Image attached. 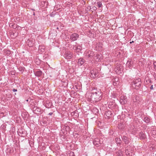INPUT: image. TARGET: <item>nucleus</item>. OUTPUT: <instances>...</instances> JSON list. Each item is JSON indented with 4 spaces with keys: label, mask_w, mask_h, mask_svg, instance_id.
Segmentation results:
<instances>
[{
    "label": "nucleus",
    "mask_w": 156,
    "mask_h": 156,
    "mask_svg": "<svg viewBox=\"0 0 156 156\" xmlns=\"http://www.w3.org/2000/svg\"><path fill=\"white\" fill-rule=\"evenodd\" d=\"M33 15L34 16H35V13L34 12Z\"/></svg>",
    "instance_id": "obj_39"
},
{
    "label": "nucleus",
    "mask_w": 156,
    "mask_h": 156,
    "mask_svg": "<svg viewBox=\"0 0 156 156\" xmlns=\"http://www.w3.org/2000/svg\"><path fill=\"white\" fill-rule=\"evenodd\" d=\"M33 110L34 112L36 113L37 112H40V109L37 107H34Z\"/></svg>",
    "instance_id": "obj_12"
},
{
    "label": "nucleus",
    "mask_w": 156,
    "mask_h": 156,
    "mask_svg": "<svg viewBox=\"0 0 156 156\" xmlns=\"http://www.w3.org/2000/svg\"><path fill=\"white\" fill-rule=\"evenodd\" d=\"M4 53L8 56H9L11 54L10 51L8 50H5L4 51Z\"/></svg>",
    "instance_id": "obj_18"
},
{
    "label": "nucleus",
    "mask_w": 156,
    "mask_h": 156,
    "mask_svg": "<svg viewBox=\"0 0 156 156\" xmlns=\"http://www.w3.org/2000/svg\"><path fill=\"white\" fill-rule=\"evenodd\" d=\"M18 69L20 71H21L23 73L24 71L25 68L24 67L20 66L18 68Z\"/></svg>",
    "instance_id": "obj_20"
},
{
    "label": "nucleus",
    "mask_w": 156,
    "mask_h": 156,
    "mask_svg": "<svg viewBox=\"0 0 156 156\" xmlns=\"http://www.w3.org/2000/svg\"><path fill=\"white\" fill-rule=\"evenodd\" d=\"M140 134L141 135L142 138L144 137H145L144 135L142 132L140 133Z\"/></svg>",
    "instance_id": "obj_27"
},
{
    "label": "nucleus",
    "mask_w": 156,
    "mask_h": 156,
    "mask_svg": "<svg viewBox=\"0 0 156 156\" xmlns=\"http://www.w3.org/2000/svg\"><path fill=\"white\" fill-rule=\"evenodd\" d=\"M153 85H152L151 86V87H150V89L151 90H153Z\"/></svg>",
    "instance_id": "obj_30"
},
{
    "label": "nucleus",
    "mask_w": 156,
    "mask_h": 156,
    "mask_svg": "<svg viewBox=\"0 0 156 156\" xmlns=\"http://www.w3.org/2000/svg\"><path fill=\"white\" fill-rule=\"evenodd\" d=\"M123 141L126 144H128L129 142V139L126 136H123L122 137Z\"/></svg>",
    "instance_id": "obj_8"
},
{
    "label": "nucleus",
    "mask_w": 156,
    "mask_h": 156,
    "mask_svg": "<svg viewBox=\"0 0 156 156\" xmlns=\"http://www.w3.org/2000/svg\"><path fill=\"white\" fill-rule=\"evenodd\" d=\"M79 37V35L76 34V33H74L70 36V39L71 40L73 41H75Z\"/></svg>",
    "instance_id": "obj_7"
},
{
    "label": "nucleus",
    "mask_w": 156,
    "mask_h": 156,
    "mask_svg": "<svg viewBox=\"0 0 156 156\" xmlns=\"http://www.w3.org/2000/svg\"><path fill=\"white\" fill-rule=\"evenodd\" d=\"M81 47L80 46H73V49L79 52L81 50Z\"/></svg>",
    "instance_id": "obj_14"
},
{
    "label": "nucleus",
    "mask_w": 156,
    "mask_h": 156,
    "mask_svg": "<svg viewBox=\"0 0 156 156\" xmlns=\"http://www.w3.org/2000/svg\"><path fill=\"white\" fill-rule=\"evenodd\" d=\"M100 93L99 91H96L94 92V91H92V94L93 95H94L96 96H97V95L98 94V93Z\"/></svg>",
    "instance_id": "obj_21"
},
{
    "label": "nucleus",
    "mask_w": 156,
    "mask_h": 156,
    "mask_svg": "<svg viewBox=\"0 0 156 156\" xmlns=\"http://www.w3.org/2000/svg\"><path fill=\"white\" fill-rule=\"evenodd\" d=\"M16 26V25H15V24H14L13 25L12 24H10L9 25V26L10 27H13V26Z\"/></svg>",
    "instance_id": "obj_28"
},
{
    "label": "nucleus",
    "mask_w": 156,
    "mask_h": 156,
    "mask_svg": "<svg viewBox=\"0 0 156 156\" xmlns=\"http://www.w3.org/2000/svg\"><path fill=\"white\" fill-rule=\"evenodd\" d=\"M99 45H100V46H99V47H100V48H102V44H100Z\"/></svg>",
    "instance_id": "obj_32"
},
{
    "label": "nucleus",
    "mask_w": 156,
    "mask_h": 156,
    "mask_svg": "<svg viewBox=\"0 0 156 156\" xmlns=\"http://www.w3.org/2000/svg\"><path fill=\"white\" fill-rule=\"evenodd\" d=\"M97 6H98L99 8H101L102 6V4L101 2H99L97 3Z\"/></svg>",
    "instance_id": "obj_23"
},
{
    "label": "nucleus",
    "mask_w": 156,
    "mask_h": 156,
    "mask_svg": "<svg viewBox=\"0 0 156 156\" xmlns=\"http://www.w3.org/2000/svg\"><path fill=\"white\" fill-rule=\"evenodd\" d=\"M85 62V60L82 58H80L78 59V64L79 65L81 66L83 65Z\"/></svg>",
    "instance_id": "obj_9"
},
{
    "label": "nucleus",
    "mask_w": 156,
    "mask_h": 156,
    "mask_svg": "<svg viewBox=\"0 0 156 156\" xmlns=\"http://www.w3.org/2000/svg\"><path fill=\"white\" fill-rule=\"evenodd\" d=\"M94 58L96 61H99V60L101 57V56L99 54H97L95 56H94Z\"/></svg>",
    "instance_id": "obj_13"
},
{
    "label": "nucleus",
    "mask_w": 156,
    "mask_h": 156,
    "mask_svg": "<svg viewBox=\"0 0 156 156\" xmlns=\"http://www.w3.org/2000/svg\"><path fill=\"white\" fill-rule=\"evenodd\" d=\"M96 55V53L90 50H86L84 53V56L87 58H92Z\"/></svg>",
    "instance_id": "obj_2"
},
{
    "label": "nucleus",
    "mask_w": 156,
    "mask_h": 156,
    "mask_svg": "<svg viewBox=\"0 0 156 156\" xmlns=\"http://www.w3.org/2000/svg\"><path fill=\"white\" fill-rule=\"evenodd\" d=\"M148 81L149 82H151V80H148Z\"/></svg>",
    "instance_id": "obj_42"
},
{
    "label": "nucleus",
    "mask_w": 156,
    "mask_h": 156,
    "mask_svg": "<svg viewBox=\"0 0 156 156\" xmlns=\"http://www.w3.org/2000/svg\"><path fill=\"white\" fill-rule=\"evenodd\" d=\"M115 80H117V82H115L114 81H113V84L114 86H117V84H118L119 82L118 81V79H116Z\"/></svg>",
    "instance_id": "obj_22"
},
{
    "label": "nucleus",
    "mask_w": 156,
    "mask_h": 156,
    "mask_svg": "<svg viewBox=\"0 0 156 156\" xmlns=\"http://www.w3.org/2000/svg\"><path fill=\"white\" fill-rule=\"evenodd\" d=\"M83 2L84 4H85L86 3L84 1H83Z\"/></svg>",
    "instance_id": "obj_40"
},
{
    "label": "nucleus",
    "mask_w": 156,
    "mask_h": 156,
    "mask_svg": "<svg viewBox=\"0 0 156 156\" xmlns=\"http://www.w3.org/2000/svg\"><path fill=\"white\" fill-rule=\"evenodd\" d=\"M28 44V45H30V46H32V45H31V44H30V42H29V41Z\"/></svg>",
    "instance_id": "obj_37"
},
{
    "label": "nucleus",
    "mask_w": 156,
    "mask_h": 156,
    "mask_svg": "<svg viewBox=\"0 0 156 156\" xmlns=\"http://www.w3.org/2000/svg\"><path fill=\"white\" fill-rule=\"evenodd\" d=\"M69 156H75V154L73 152H71L69 153Z\"/></svg>",
    "instance_id": "obj_26"
},
{
    "label": "nucleus",
    "mask_w": 156,
    "mask_h": 156,
    "mask_svg": "<svg viewBox=\"0 0 156 156\" xmlns=\"http://www.w3.org/2000/svg\"><path fill=\"white\" fill-rule=\"evenodd\" d=\"M112 112L110 111H107L105 112L104 116L105 118L109 119L112 116Z\"/></svg>",
    "instance_id": "obj_3"
},
{
    "label": "nucleus",
    "mask_w": 156,
    "mask_h": 156,
    "mask_svg": "<svg viewBox=\"0 0 156 156\" xmlns=\"http://www.w3.org/2000/svg\"><path fill=\"white\" fill-rule=\"evenodd\" d=\"M100 140L99 138H95L93 141V143L94 145L98 147L101 145V143L100 142Z\"/></svg>",
    "instance_id": "obj_6"
},
{
    "label": "nucleus",
    "mask_w": 156,
    "mask_h": 156,
    "mask_svg": "<svg viewBox=\"0 0 156 156\" xmlns=\"http://www.w3.org/2000/svg\"><path fill=\"white\" fill-rule=\"evenodd\" d=\"M124 125L122 123H120L118 125V128L119 129H123Z\"/></svg>",
    "instance_id": "obj_17"
},
{
    "label": "nucleus",
    "mask_w": 156,
    "mask_h": 156,
    "mask_svg": "<svg viewBox=\"0 0 156 156\" xmlns=\"http://www.w3.org/2000/svg\"><path fill=\"white\" fill-rule=\"evenodd\" d=\"M52 112H50L49 113V115H52Z\"/></svg>",
    "instance_id": "obj_36"
},
{
    "label": "nucleus",
    "mask_w": 156,
    "mask_h": 156,
    "mask_svg": "<svg viewBox=\"0 0 156 156\" xmlns=\"http://www.w3.org/2000/svg\"><path fill=\"white\" fill-rule=\"evenodd\" d=\"M98 96V97H96V98H98V97L99 96V95Z\"/></svg>",
    "instance_id": "obj_41"
},
{
    "label": "nucleus",
    "mask_w": 156,
    "mask_h": 156,
    "mask_svg": "<svg viewBox=\"0 0 156 156\" xmlns=\"http://www.w3.org/2000/svg\"><path fill=\"white\" fill-rule=\"evenodd\" d=\"M64 57L66 59H70L73 57V56L71 52L67 51L65 52Z\"/></svg>",
    "instance_id": "obj_4"
},
{
    "label": "nucleus",
    "mask_w": 156,
    "mask_h": 156,
    "mask_svg": "<svg viewBox=\"0 0 156 156\" xmlns=\"http://www.w3.org/2000/svg\"><path fill=\"white\" fill-rule=\"evenodd\" d=\"M42 74V72L41 70H38L35 73V75L37 76H41Z\"/></svg>",
    "instance_id": "obj_10"
},
{
    "label": "nucleus",
    "mask_w": 156,
    "mask_h": 156,
    "mask_svg": "<svg viewBox=\"0 0 156 156\" xmlns=\"http://www.w3.org/2000/svg\"><path fill=\"white\" fill-rule=\"evenodd\" d=\"M141 82L140 78L134 79L132 83V87L136 89L141 87Z\"/></svg>",
    "instance_id": "obj_1"
},
{
    "label": "nucleus",
    "mask_w": 156,
    "mask_h": 156,
    "mask_svg": "<svg viewBox=\"0 0 156 156\" xmlns=\"http://www.w3.org/2000/svg\"><path fill=\"white\" fill-rule=\"evenodd\" d=\"M14 27H15V26H14V27L13 26V28H14Z\"/></svg>",
    "instance_id": "obj_44"
},
{
    "label": "nucleus",
    "mask_w": 156,
    "mask_h": 156,
    "mask_svg": "<svg viewBox=\"0 0 156 156\" xmlns=\"http://www.w3.org/2000/svg\"><path fill=\"white\" fill-rule=\"evenodd\" d=\"M133 42H134L133 41H131V42H130V44H132V43H133Z\"/></svg>",
    "instance_id": "obj_38"
},
{
    "label": "nucleus",
    "mask_w": 156,
    "mask_h": 156,
    "mask_svg": "<svg viewBox=\"0 0 156 156\" xmlns=\"http://www.w3.org/2000/svg\"><path fill=\"white\" fill-rule=\"evenodd\" d=\"M55 14H53L52 13L51 14V16H54V15Z\"/></svg>",
    "instance_id": "obj_31"
},
{
    "label": "nucleus",
    "mask_w": 156,
    "mask_h": 156,
    "mask_svg": "<svg viewBox=\"0 0 156 156\" xmlns=\"http://www.w3.org/2000/svg\"><path fill=\"white\" fill-rule=\"evenodd\" d=\"M93 9L94 10H96L97 9V8L95 6H94L93 7Z\"/></svg>",
    "instance_id": "obj_29"
},
{
    "label": "nucleus",
    "mask_w": 156,
    "mask_h": 156,
    "mask_svg": "<svg viewBox=\"0 0 156 156\" xmlns=\"http://www.w3.org/2000/svg\"><path fill=\"white\" fill-rule=\"evenodd\" d=\"M144 121L147 123H149L150 122V119L148 117H145L144 119Z\"/></svg>",
    "instance_id": "obj_16"
},
{
    "label": "nucleus",
    "mask_w": 156,
    "mask_h": 156,
    "mask_svg": "<svg viewBox=\"0 0 156 156\" xmlns=\"http://www.w3.org/2000/svg\"><path fill=\"white\" fill-rule=\"evenodd\" d=\"M154 68L155 70H156V61H154L153 62Z\"/></svg>",
    "instance_id": "obj_25"
},
{
    "label": "nucleus",
    "mask_w": 156,
    "mask_h": 156,
    "mask_svg": "<svg viewBox=\"0 0 156 156\" xmlns=\"http://www.w3.org/2000/svg\"><path fill=\"white\" fill-rule=\"evenodd\" d=\"M139 97H134L133 98V101L134 102H138L140 101L141 99H138Z\"/></svg>",
    "instance_id": "obj_11"
},
{
    "label": "nucleus",
    "mask_w": 156,
    "mask_h": 156,
    "mask_svg": "<svg viewBox=\"0 0 156 156\" xmlns=\"http://www.w3.org/2000/svg\"><path fill=\"white\" fill-rule=\"evenodd\" d=\"M120 103L122 105H124L127 102V99L126 96H121L120 100Z\"/></svg>",
    "instance_id": "obj_5"
},
{
    "label": "nucleus",
    "mask_w": 156,
    "mask_h": 156,
    "mask_svg": "<svg viewBox=\"0 0 156 156\" xmlns=\"http://www.w3.org/2000/svg\"><path fill=\"white\" fill-rule=\"evenodd\" d=\"M51 104V105H50V106H51V104Z\"/></svg>",
    "instance_id": "obj_45"
},
{
    "label": "nucleus",
    "mask_w": 156,
    "mask_h": 156,
    "mask_svg": "<svg viewBox=\"0 0 156 156\" xmlns=\"http://www.w3.org/2000/svg\"><path fill=\"white\" fill-rule=\"evenodd\" d=\"M12 91L13 92H16L17 91V89H13Z\"/></svg>",
    "instance_id": "obj_33"
},
{
    "label": "nucleus",
    "mask_w": 156,
    "mask_h": 156,
    "mask_svg": "<svg viewBox=\"0 0 156 156\" xmlns=\"http://www.w3.org/2000/svg\"><path fill=\"white\" fill-rule=\"evenodd\" d=\"M115 140L117 143L120 144L121 143V140L119 138H116L115 139Z\"/></svg>",
    "instance_id": "obj_19"
},
{
    "label": "nucleus",
    "mask_w": 156,
    "mask_h": 156,
    "mask_svg": "<svg viewBox=\"0 0 156 156\" xmlns=\"http://www.w3.org/2000/svg\"><path fill=\"white\" fill-rule=\"evenodd\" d=\"M116 79V78H115V79H114V80H113V81H114L115 82H117V80H115V79Z\"/></svg>",
    "instance_id": "obj_35"
},
{
    "label": "nucleus",
    "mask_w": 156,
    "mask_h": 156,
    "mask_svg": "<svg viewBox=\"0 0 156 156\" xmlns=\"http://www.w3.org/2000/svg\"><path fill=\"white\" fill-rule=\"evenodd\" d=\"M133 62L131 61H128L127 63V65L129 68H131L133 67L132 66Z\"/></svg>",
    "instance_id": "obj_15"
},
{
    "label": "nucleus",
    "mask_w": 156,
    "mask_h": 156,
    "mask_svg": "<svg viewBox=\"0 0 156 156\" xmlns=\"http://www.w3.org/2000/svg\"><path fill=\"white\" fill-rule=\"evenodd\" d=\"M92 91H94V92H95V91H97V90H96L95 89H94V90H92Z\"/></svg>",
    "instance_id": "obj_34"
},
{
    "label": "nucleus",
    "mask_w": 156,
    "mask_h": 156,
    "mask_svg": "<svg viewBox=\"0 0 156 156\" xmlns=\"http://www.w3.org/2000/svg\"><path fill=\"white\" fill-rule=\"evenodd\" d=\"M116 154L117 155H118L119 156H120L122 154V151H119L117 152Z\"/></svg>",
    "instance_id": "obj_24"
},
{
    "label": "nucleus",
    "mask_w": 156,
    "mask_h": 156,
    "mask_svg": "<svg viewBox=\"0 0 156 156\" xmlns=\"http://www.w3.org/2000/svg\"><path fill=\"white\" fill-rule=\"evenodd\" d=\"M32 10H33V11H34V9H33Z\"/></svg>",
    "instance_id": "obj_43"
}]
</instances>
